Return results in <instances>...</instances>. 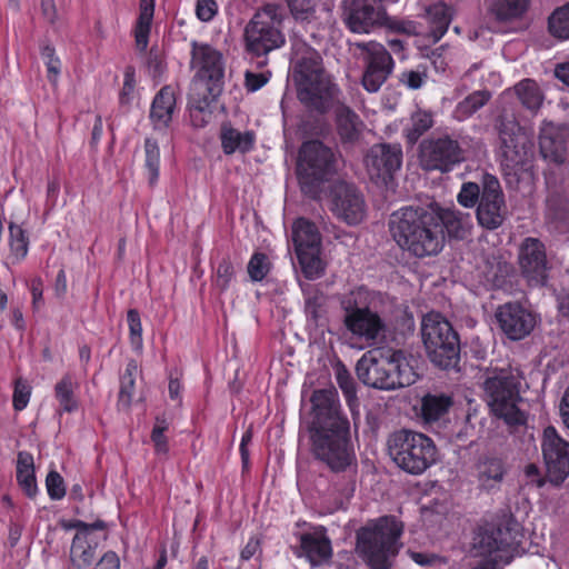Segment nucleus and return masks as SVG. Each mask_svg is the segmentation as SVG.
Wrapping results in <instances>:
<instances>
[{"instance_id":"nucleus-27","label":"nucleus","mask_w":569,"mask_h":569,"mask_svg":"<svg viewBox=\"0 0 569 569\" xmlns=\"http://www.w3.org/2000/svg\"><path fill=\"white\" fill-rule=\"evenodd\" d=\"M507 473L505 462L500 458L483 457L475 466V477L478 488L487 492L500 489Z\"/></svg>"},{"instance_id":"nucleus-6","label":"nucleus","mask_w":569,"mask_h":569,"mask_svg":"<svg viewBox=\"0 0 569 569\" xmlns=\"http://www.w3.org/2000/svg\"><path fill=\"white\" fill-rule=\"evenodd\" d=\"M402 523L393 516L380 517L357 531V551L371 569H389L399 551Z\"/></svg>"},{"instance_id":"nucleus-45","label":"nucleus","mask_w":569,"mask_h":569,"mask_svg":"<svg viewBox=\"0 0 569 569\" xmlns=\"http://www.w3.org/2000/svg\"><path fill=\"white\" fill-rule=\"evenodd\" d=\"M335 376L339 388L345 395L348 406L352 409L358 402L355 379L346 366L340 361L335 366Z\"/></svg>"},{"instance_id":"nucleus-5","label":"nucleus","mask_w":569,"mask_h":569,"mask_svg":"<svg viewBox=\"0 0 569 569\" xmlns=\"http://www.w3.org/2000/svg\"><path fill=\"white\" fill-rule=\"evenodd\" d=\"M402 350H389L382 352L375 350L361 357L357 362L358 378L367 386L395 390L413 385L418 379L411 361Z\"/></svg>"},{"instance_id":"nucleus-28","label":"nucleus","mask_w":569,"mask_h":569,"mask_svg":"<svg viewBox=\"0 0 569 569\" xmlns=\"http://www.w3.org/2000/svg\"><path fill=\"white\" fill-rule=\"evenodd\" d=\"M99 540L91 532H77L70 548V560L77 569L92 565L97 556Z\"/></svg>"},{"instance_id":"nucleus-26","label":"nucleus","mask_w":569,"mask_h":569,"mask_svg":"<svg viewBox=\"0 0 569 569\" xmlns=\"http://www.w3.org/2000/svg\"><path fill=\"white\" fill-rule=\"evenodd\" d=\"M177 109L176 91L171 86L162 87L154 96L150 108V121L154 130L169 128Z\"/></svg>"},{"instance_id":"nucleus-10","label":"nucleus","mask_w":569,"mask_h":569,"mask_svg":"<svg viewBox=\"0 0 569 569\" xmlns=\"http://www.w3.org/2000/svg\"><path fill=\"white\" fill-rule=\"evenodd\" d=\"M421 337L429 360L440 369H455L460 361V339L440 313L430 312L421 321Z\"/></svg>"},{"instance_id":"nucleus-42","label":"nucleus","mask_w":569,"mask_h":569,"mask_svg":"<svg viewBox=\"0 0 569 569\" xmlns=\"http://www.w3.org/2000/svg\"><path fill=\"white\" fill-rule=\"evenodd\" d=\"M490 99L491 93L488 90L473 91L457 104L455 113L458 119H467L486 106Z\"/></svg>"},{"instance_id":"nucleus-61","label":"nucleus","mask_w":569,"mask_h":569,"mask_svg":"<svg viewBox=\"0 0 569 569\" xmlns=\"http://www.w3.org/2000/svg\"><path fill=\"white\" fill-rule=\"evenodd\" d=\"M134 84H136L134 70L129 67L126 69L123 86H122V89H121L120 96H119V100H120L121 104H126V103L130 102V100L132 98L133 90H134Z\"/></svg>"},{"instance_id":"nucleus-41","label":"nucleus","mask_w":569,"mask_h":569,"mask_svg":"<svg viewBox=\"0 0 569 569\" xmlns=\"http://www.w3.org/2000/svg\"><path fill=\"white\" fill-rule=\"evenodd\" d=\"M327 296L319 289H311L307 292L305 310L308 321L316 327L322 326L326 318Z\"/></svg>"},{"instance_id":"nucleus-32","label":"nucleus","mask_w":569,"mask_h":569,"mask_svg":"<svg viewBox=\"0 0 569 569\" xmlns=\"http://www.w3.org/2000/svg\"><path fill=\"white\" fill-rule=\"evenodd\" d=\"M440 218V228L446 229L450 237L465 239L470 232V214L456 209L437 210Z\"/></svg>"},{"instance_id":"nucleus-20","label":"nucleus","mask_w":569,"mask_h":569,"mask_svg":"<svg viewBox=\"0 0 569 569\" xmlns=\"http://www.w3.org/2000/svg\"><path fill=\"white\" fill-rule=\"evenodd\" d=\"M541 450L548 480L559 486L569 476V442L549 426L543 430Z\"/></svg>"},{"instance_id":"nucleus-47","label":"nucleus","mask_w":569,"mask_h":569,"mask_svg":"<svg viewBox=\"0 0 569 569\" xmlns=\"http://www.w3.org/2000/svg\"><path fill=\"white\" fill-rule=\"evenodd\" d=\"M29 240L26 231L16 221L9 222V247L10 253L16 260H21L27 256Z\"/></svg>"},{"instance_id":"nucleus-64","label":"nucleus","mask_w":569,"mask_h":569,"mask_svg":"<svg viewBox=\"0 0 569 569\" xmlns=\"http://www.w3.org/2000/svg\"><path fill=\"white\" fill-rule=\"evenodd\" d=\"M93 569H120V559L114 551H107Z\"/></svg>"},{"instance_id":"nucleus-60","label":"nucleus","mask_w":569,"mask_h":569,"mask_svg":"<svg viewBox=\"0 0 569 569\" xmlns=\"http://www.w3.org/2000/svg\"><path fill=\"white\" fill-rule=\"evenodd\" d=\"M218 12L216 0H197L196 14L199 20L208 22L213 19Z\"/></svg>"},{"instance_id":"nucleus-9","label":"nucleus","mask_w":569,"mask_h":569,"mask_svg":"<svg viewBox=\"0 0 569 569\" xmlns=\"http://www.w3.org/2000/svg\"><path fill=\"white\" fill-rule=\"evenodd\" d=\"M338 154L320 140H309L299 150L297 173L301 191L317 198L323 182L337 172Z\"/></svg>"},{"instance_id":"nucleus-31","label":"nucleus","mask_w":569,"mask_h":569,"mask_svg":"<svg viewBox=\"0 0 569 569\" xmlns=\"http://www.w3.org/2000/svg\"><path fill=\"white\" fill-rule=\"evenodd\" d=\"M17 481L28 498L33 499L38 495L33 457L29 452L21 451L18 453Z\"/></svg>"},{"instance_id":"nucleus-30","label":"nucleus","mask_w":569,"mask_h":569,"mask_svg":"<svg viewBox=\"0 0 569 569\" xmlns=\"http://www.w3.org/2000/svg\"><path fill=\"white\" fill-rule=\"evenodd\" d=\"M336 107V123L338 133L343 141H355L360 134L361 120L358 114L352 111L348 106L340 102V96L335 102Z\"/></svg>"},{"instance_id":"nucleus-52","label":"nucleus","mask_w":569,"mask_h":569,"mask_svg":"<svg viewBox=\"0 0 569 569\" xmlns=\"http://www.w3.org/2000/svg\"><path fill=\"white\" fill-rule=\"evenodd\" d=\"M127 321L129 326L131 346L134 350L140 351L142 349V325L138 310H128Z\"/></svg>"},{"instance_id":"nucleus-12","label":"nucleus","mask_w":569,"mask_h":569,"mask_svg":"<svg viewBox=\"0 0 569 569\" xmlns=\"http://www.w3.org/2000/svg\"><path fill=\"white\" fill-rule=\"evenodd\" d=\"M283 12L279 4L267 3L258 10L244 28L247 51L263 57L284 43L281 31Z\"/></svg>"},{"instance_id":"nucleus-43","label":"nucleus","mask_w":569,"mask_h":569,"mask_svg":"<svg viewBox=\"0 0 569 569\" xmlns=\"http://www.w3.org/2000/svg\"><path fill=\"white\" fill-rule=\"evenodd\" d=\"M137 372V362L134 360H130L126 366L124 372L120 377L118 406L121 408L128 409L131 405Z\"/></svg>"},{"instance_id":"nucleus-17","label":"nucleus","mask_w":569,"mask_h":569,"mask_svg":"<svg viewBox=\"0 0 569 569\" xmlns=\"http://www.w3.org/2000/svg\"><path fill=\"white\" fill-rule=\"evenodd\" d=\"M341 9V19L353 33H369L387 19L381 0H342Z\"/></svg>"},{"instance_id":"nucleus-3","label":"nucleus","mask_w":569,"mask_h":569,"mask_svg":"<svg viewBox=\"0 0 569 569\" xmlns=\"http://www.w3.org/2000/svg\"><path fill=\"white\" fill-rule=\"evenodd\" d=\"M389 231L403 251L419 259L437 256L445 246L439 213L433 207L409 206L395 211Z\"/></svg>"},{"instance_id":"nucleus-21","label":"nucleus","mask_w":569,"mask_h":569,"mask_svg":"<svg viewBox=\"0 0 569 569\" xmlns=\"http://www.w3.org/2000/svg\"><path fill=\"white\" fill-rule=\"evenodd\" d=\"M345 309L343 323L353 336L365 340L370 346L385 338L387 325L377 312L368 307H345Z\"/></svg>"},{"instance_id":"nucleus-63","label":"nucleus","mask_w":569,"mask_h":569,"mask_svg":"<svg viewBox=\"0 0 569 569\" xmlns=\"http://www.w3.org/2000/svg\"><path fill=\"white\" fill-rule=\"evenodd\" d=\"M64 529H77L78 532H91L93 530H104L106 522L102 520H97L93 523H87L82 520H72L62 525Z\"/></svg>"},{"instance_id":"nucleus-18","label":"nucleus","mask_w":569,"mask_h":569,"mask_svg":"<svg viewBox=\"0 0 569 569\" xmlns=\"http://www.w3.org/2000/svg\"><path fill=\"white\" fill-rule=\"evenodd\" d=\"M478 223L487 230H496L502 226L507 217V206L499 180L489 173L482 178V192L477 206Z\"/></svg>"},{"instance_id":"nucleus-25","label":"nucleus","mask_w":569,"mask_h":569,"mask_svg":"<svg viewBox=\"0 0 569 569\" xmlns=\"http://www.w3.org/2000/svg\"><path fill=\"white\" fill-rule=\"evenodd\" d=\"M519 266L522 276L531 286H543L547 280L548 261L545 244L537 238H526L519 249Z\"/></svg>"},{"instance_id":"nucleus-44","label":"nucleus","mask_w":569,"mask_h":569,"mask_svg":"<svg viewBox=\"0 0 569 569\" xmlns=\"http://www.w3.org/2000/svg\"><path fill=\"white\" fill-rule=\"evenodd\" d=\"M54 395L63 411L72 412L78 408L74 397V382L71 376L66 375L56 383Z\"/></svg>"},{"instance_id":"nucleus-8","label":"nucleus","mask_w":569,"mask_h":569,"mask_svg":"<svg viewBox=\"0 0 569 569\" xmlns=\"http://www.w3.org/2000/svg\"><path fill=\"white\" fill-rule=\"evenodd\" d=\"M191 64L197 69L190 91L198 109L217 100L223 88V62L219 51L207 43H191Z\"/></svg>"},{"instance_id":"nucleus-58","label":"nucleus","mask_w":569,"mask_h":569,"mask_svg":"<svg viewBox=\"0 0 569 569\" xmlns=\"http://www.w3.org/2000/svg\"><path fill=\"white\" fill-rule=\"evenodd\" d=\"M30 386L22 379H17L14 382V391L12 398L13 407L17 411H21L27 407L30 400Z\"/></svg>"},{"instance_id":"nucleus-13","label":"nucleus","mask_w":569,"mask_h":569,"mask_svg":"<svg viewBox=\"0 0 569 569\" xmlns=\"http://www.w3.org/2000/svg\"><path fill=\"white\" fill-rule=\"evenodd\" d=\"M418 160L425 171L448 173L466 160V151L457 139L442 134L420 142Z\"/></svg>"},{"instance_id":"nucleus-53","label":"nucleus","mask_w":569,"mask_h":569,"mask_svg":"<svg viewBox=\"0 0 569 569\" xmlns=\"http://www.w3.org/2000/svg\"><path fill=\"white\" fill-rule=\"evenodd\" d=\"M427 78V68L419 66L416 70L401 72L399 81L410 90H418L426 83Z\"/></svg>"},{"instance_id":"nucleus-16","label":"nucleus","mask_w":569,"mask_h":569,"mask_svg":"<svg viewBox=\"0 0 569 569\" xmlns=\"http://www.w3.org/2000/svg\"><path fill=\"white\" fill-rule=\"evenodd\" d=\"M520 537L517 525L499 526L480 532L475 538V547L481 556L508 563L520 546Z\"/></svg>"},{"instance_id":"nucleus-14","label":"nucleus","mask_w":569,"mask_h":569,"mask_svg":"<svg viewBox=\"0 0 569 569\" xmlns=\"http://www.w3.org/2000/svg\"><path fill=\"white\" fill-rule=\"evenodd\" d=\"M291 238L305 277L319 278L323 266L320 259L321 236L316 224L306 218H298L292 224Z\"/></svg>"},{"instance_id":"nucleus-15","label":"nucleus","mask_w":569,"mask_h":569,"mask_svg":"<svg viewBox=\"0 0 569 569\" xmlns=\"http://www.w3.org/2000/svg\"><path fill=\"white\" fill-rule=\"evenodd\" d=\"M356 47L363 52L365 70L361 84L368 92H377L391 76L395 61L381 43L359 42L356 43Z\"/></svg>"},{"instance_id":"nucleus-1","label":"nucleus","mask_w":569,"mask_h":569,"mask_svg":"<svg viewBox=\"0 0 569 569\" xmlns=\"http://www.w3.org/2000/svg\"><path fill=\"white\" fill-rule=\"evenodd\" d=\"M313 419L308 428L310 452L335 473H357L358 458L350 422L340 411L336 392L316 390L311 397Z\"/></svg>"},{"instance_id":"nucleus-7","label":"nucleus","mask_w":569,"mask_h":569,"mask_svg":"<svg viewBox=\"0 0 569 569\" xmlns=\"http://www.w3.org/2000/svg\"><path fill=\"white\" fill-rule=\"evenodd\" d=\"M390 459L403 472L422 475L437 461V447L426 435L408 429L392 432L387 439Z\"/></svg>"},{"instance_id":"nucleus-19","label":"nucleus","mask_w":569,"mask_h":569,"mask_svg":"<svg viewBox=\"0 0 569 569\" xmlns=\"http://www.w3.org/2000/svg\"><path fill=\"white\" fill-rule=\"evenodd\" d=\"M329 208L339 220L349 226L360 223L366 217L363 196L355 184L346 181H337L331 186Z\"/></svg>"},{"instance_id":"nucleus-48","label":"nucleus","mask_w":569,"mask_h":569,"mask_svg":"<svg viewBox=\"0 0 569 569\" xmlns=\"http://www.w3.org/2000/svg\"><path fill=\"white\" fill-rule=\"evenodd\" d=\"M144 166L149 173V184H156L159 178L160 149L158 142L151 138L144 140Z\"/></svg>"},{"instance_id":"nucleus-24","label":"nucleus","mask_w":569,"mask_h":569,"mask_svg":"<svg viewBox=\"0 0 569 569\" xmlns=\"http://www.w3.org/2000/svg\"><path fill=\"white\" fill-rule=\"evenodd\" d=\"M539 152L552 163L563 164L569 160V127L543 120L539 129Z\"/></svg>"},{"instance_id":"nucleus-35","label":"nucleus","mask_w":569,"mask_h":569,"mask_svg":"<svg viewBox=\"0 0 569 569\" xmlns=\"http://www.w3.org/2000/svg\"><path fill=\"white\" fill-rule=\"evenodd\" d=\"M426 19L430 24L432 41L438 42L451 22L450 8L443 2H437L426 9Z\"/></svg>"},{"instance_id":"nucleus-34","label":"nucleus","mask_w":569,"mask_h":569,"mask_svg":"<svg viewBox=\"0 0 569 569\" xmlns=\"http://www.w3.org/2000/svg\"><path fill=\"white\" fill-rule=\"evenodd\" d=\"M220 138L226 154H232L236 151L246 153L252 149L254 143V133L252 131L241 132L231 127H223Z\"/></svg>"},{"instance_id":"nucleus-39","label":"nucleus","mask_w":569,"mask_h":569,"mask_svg":"<svg viewBox=\"0 0 569 569\" xmlns=\"http://www.w3.org/2000/svg\"><path fill=\"white\" fill-rule=\"evenodd\" d=\"M529 7V0H493L490 12L499 21H511L523 16Z\"/></svg>"},{"instance_id":"nucleus-46","label":"nucleus","mask_w":569,"mask_h":569,"mask_svg":"<svg viewBox=\"0 0 569 569\" xmlns=\"http://www.w3.org/2000/svg\"><path fill=\"white\" fill-rule=\"evenodd\" d=\"M550 33L560 40H569V2L556 9L548 19Z\"/></svg>"},{"instance_id":"nucleus-40","label":"nucleus","mask_w":569,"mask_h":569,"mask_svg":"<svg viewBox=\"0 0 569 569\" xmlns=\"http://www.w3.org/2000/svg\"><path fill=\"white\" fill-rule=\"evenodd\" d=\"M512 266L498 254H488L485 258L483 273L493 286H501L511 274Z\"/></svg>"},{"instance_id":"nucleus-62","label":"nucleus","mask_w":569,"mask_h":569,"mask_svg":"<svg viewBox=\"0 0 569 569\" xmlns=\"http://www.w3.org/2000/svg\"><path fill=\"white\" fill-rule=\"evenodd\" d=\"M525 485L541 488L546 483V478L535 463H529L523 469Z\"/></svg>"},{"instance_id":"nucleus-11","label":"nucleus","mask_w":569,"mask_h":569,"mask_svg":"<svg viewBox=\"0 0 569 569\" xmlns=\"http://www.w3.org/2000/svg\"><path fill=\"white\" fill-rule=\"evenodd\" d=\"M501 164L508 174L527 171L533 158V143L512 114H499L495 121Z\"/></svg>"},{"instance_id":"nucleus-36","label":"nucleus","mask_w":569,"mask_h":569,"mask_svg":"<svg viewBox=\"0 0 569 569\" xmlns=\"http://www.w3.org/2000/svg\"><path fill=\"white\" fill-rule=\"evenodd\" d=\"M433 113L428 110L418 109L412 112L409 123L403 129L407 142L415 144L420 137L433 127Z\"/></svg>"},{"instance_id":"nucleus-37","label":"nucleus","mask_w":569,"mask_h":569,"mask_svg":"<svg viewBox=\"0 0 569 569\" xmlns=\"http://www.w3.org/2000/svg\"><path fill=\"white\" fill-rule=\"evenodd\" d=\"M515 92L526 109L537 112L541 108L545 96L535 80H521L515 86Z\"/></svg>"},{"instance_id":"nucleus-57","label":"nucleus","mask_w":569,"mask_h":569,"mask_svg":"<svg viewBox=\"0 0 569 569\" xmlns=\"http://www.w3.org/2000/svg\"><path fill=\"white\" fill-rule=\"evenodd\" d=\"M234 277V268L232 262L229 258H223L217 268L216 273V286L221 290L224 291L229 288L232 279Z\"/></svg>"},{"instance_id":"nucleus-33","label":"nucleus","mask_w":569,"mask_h":569,"mask_svg":"<svg viewBox=\"0 0 569 569\" xmlns=\"http://www.w3.org/2000/svg\"><path fill=\"white\" fill-rule=\"evenodd\" d=\"M452 406V399L445 393H427L421 399V418L426 423L440 420Z\"/></svg>"},{"instance_id":"nucleus-29","label":"nucleus","mask_w":569,"mask_h":569,"mask_svg":"<svg viewBox=\"0 0 569 569\" xmlns=\"http://www.w3.org/2000/svg\"><path fill=\"white\" fill-rule=\"evenodd\" d=\"M300 548L312 565L329 559L332 551L329 538L321 530L301 535Z\"/></svg>"},{"instance_id":"nucleus-38","label":"nucleus","mask_w":569,"mask_h":569,"mask_svg":"<svg viewBox=\"0 0 569 569\" xmlns=\"http://www.w3.org/2000/svg\"><path fill=\"white\" fill-rule=\"evenodd\" d=\"M153 12L154 0H140V14L137 21L134 36L137 48L141 51H144L148 46Z\"/></svg>"},{"instance_id":"nucleus-22","label":"nucleus","mask_w":569,"mask_h":569,"mask_svg":"<svg viewBox=\"0 0 569 569\" xmlns=\"http://www.w3.org/2000/svg\"><path fill=\"white\" fill-rule=\"evenodd\" d=\"M402 148L399 143H376L365 157L366 169L371 179L387 182L402 166Z\"/></svg>"},{"instance_id":"nucleus-56","label":"nucleus","mask_w":569,"mask_h":569,"mask_svg":"<svg viewBox=\"0 0 569 569\" xmlns=\"http://www.w3.org/2000/svg\"><path fill=\"white\" fill-rule=\"evenodd\" d=\"M46 488L52 500H61L66 496L64 480L56 470H51L47 475Z\"/></svg>"},{"instance_id":"nucleus-2","label":"nucleus","mask_w":569,"mask_h":569,"mask_svg":"<svg viewBox=\"0 0 569 569\" xmlns=\"http://www.w3.org/2000/svg\"><path fill=\"white\" fill-rule=\"evenodd\" d=\"M291 66L299 101L307 109L321 114L333 108L341 90L325 70L320 53L305 41L295 40Z\"/></svg>"},{"instance_id":"nucleus-49","label":"nucleus","mask_w":569,"mask_h":569,"mask_svg":"<svg viewBox=\"0 0 569 569\" xmlns=\"http://www.w3.org/2000/svg\"><path fill=\"white\" fill-rule=\"evenodd\" d=\"M482 192V186L480 187L476 182H463L460 191L457 196V201L463 208H475L479 204Z\"/></svg>"},{"instance_id":"nucleus-4","label":"nucleus","mask_w":569,"mask_h":569,"mask_svg":"<svg viewBox=\"0 0 569 569\" xmlns=\"http://www.w3.org/2000/svg\"><path fill=\"white\" fill-rule=\"evenodd\" d=\"M521 377L511 369H495L487 373L483 391L495 416L506 423L510 433H522L528 428V415L521 408Z\"/></svg>"},{"instance_id":"nucleus-23","label":"nucleus","mask_w":569,"mask_h":569,"mask_svg":"<svg viewBox=\"0 0 569 569\" xmlns=\"http://www.w3.org/2000/svg\"><path fill=\"white\" fill-rule=\"evenodd\" d=\"M495 317L501 331L512 341L528 337L537 325L536 316L518 302L500 306Z\"/></svg>"},{"instance_id":"nucleus-50","label":"nucleus","mask_w":569,"mask_h":569,"mask_svg":"<svg viewBox=\"0 0 569 569\" xmlns=\"http://www.w3.org/2000/svg\"><path fill=\"white\" fill-rule=\"evenodd\" d=\"M296 20L307 21L315 17L318 0H286Z\"/></svg>"},{"instance_id":"nucleus-54","label":"nucleus","mask_w":569,"mask_h":569,"mask_svg":"<svg viewBox=\"0 0 569 569\" xmlns=\"http://www.w3.org/2000/svg\"><path fill=\"white\" fill-rule=\"evenodd\" d=\"M41 57L44 60V64L48 71V79L50 82L56 83L61 69V62L56 57L54 48L46 44L41 48Z\"/></svg>"},{"instance_id":"nucleus-55","label":"nucleus","mask_w":569,"mask_h":569,"mask_svg":"<svg viewBox=\"0 0 569 569\" xmlns=\"http://www.w3.org/2000/svg\"><path fill=\"white\" fill-rule=\"evenodd\" d=\"M168 429V422L166 419L157 418L156 425L151 432V440L154 445L156 452L158 455H166L169 450L168 440L164 436L166 430Z\"/></svg>"},{"instance_id":"nucleus-59","label":"nucleus","mask_w":569,"mask_h":569,"mask_svg":"<svg viewBox=\"0 0 569 569\" xmlns=\"http://www.w3.org/2000/svg\"><path fill=\"white\" fill-rule=\"evenodd\" d=\"M189 107H190V117H191L192 124L198 128L206 126V123H208V121L211 117V111L209 110L210 104H208L203 109L201 108V110L198 109L197 103L192 99V91H190L189 92Z\"/></svg>"},{"instance_id":"nucleus-51","label":"nucleus","mask_w":569,"mask_h":569,"mask_svg":"<svg viewBox=\"0 0 569 569\" xmlns=\"http://www.w3.org/2000/svg\"><path fill=\"white\" fill-rule=\"evenodd\" d=\"M247 270L252 281L263 280L270 270L268 257L262 252L253 253L249 260Z\"/></svg>"}]
</instances>
